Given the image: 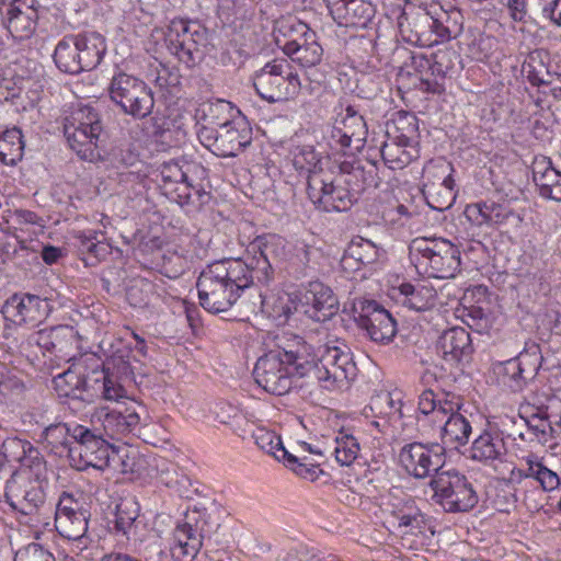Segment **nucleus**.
I'll return each mask as SVG.
<instances>
[{"mask_svg":"<svg viewBox=\"0 0 561 561\" xmlns=\"http://www.w3.org/2000/svg\"><path fill=\"white\" fill-rule=\"evenodd\" d=\"M207 39V30L198 21L173 19L164 33L168 50L186 68H193L204 59Z\"/></svg>","mask_w":561,"mask_h":561,"instance_id":"9","label":"nucleus"},{"mask_svg":"<svg viewBox=\"0 0 561 561\" xmlns=\"http://www.w3.org/2000/svg\"><path fill=\"white\" fill-rule=\"evenodd\" d=\"M332 454L341 466H350L358 457L359 444L351 433L341 431L334 438Z\"/></svg>","mask_w":561,"mask_h":561,"instance_id":"46","label":"nucleus"},{"mask_svg":"<svg viewBox=\"0 0 561 561\" xmlns=\"http://www.w3.org/2000/svg\"><path fill=\"white\" fill-rule=\"evenodd\" d=\"M437 353L450 365L468 362L473 352L470 334L454 327L443 332L436 344Z\"/></svg>","mask_w":561,"mask_h":561,"instance_id":"28","label":"nucleus"},{"mask_svg":"<svg viewBox=\"0 0 561 561\" xmlns=\"http://www.w3.org/2000/svg\"><path fill=\"white\" fill-rule=\"evenodd\" d=\"M460 18L459 13L456 12L454 15L443 12L439 16L434 18L433 30V45L448 42L451 38H456L461 33V23L458 21Z\"/></svg>","mask_w":561,"mask_h":561,"instance_id":"45","label":"nucleus"},{"mask_svg":"<svg viewBox=\"0 0 561 561\" xmlns=\"http://www.w3.org/2000/svg\"><path fill=\"white\" fill-rule=\"evenodd\" d=\"M525 479L535 480L543 491H553L561 484L559 474L535 454L523 457L519 467L511 472L512 481L520 483Z\"/></svg>","mask_w":561,"mask_h":561,"instance_id":"29","label":"nucleus"},{"mask_svg":"<svg viewBox=\"0 0 561 561\" xmlns=\"http://www.w3.org/2000/svg\"><path fill=\"white\" fill-rule=\"evenodd\" d=\"M73 425L67 423H58L49 425L44 431V437L48 445L56 449V453L67 451L69 456V447H73Z\"/></svg>","mask_w":561,"mask_h":561,"instance_id":"48","label":"nucleus"},{"mask_svg":"<svg viewBox=\"0 0 561 561\" xmlns=\"http://www.w3.org/2000/svg\"><path fill=\"white\" fill-rule=\"evenodd\" d=\"M22 133L13 127L0 134V161L7 165L16 164L23 157Z\"/></svg>","mask_w":561,"mask_h":561,"instance_id":"43","label":"nucleus"},{"mask_svg":"<svg viewBox=\"0 0 561 561\" xmlns=\"http://www.w3.org/2000/svg\"><path fill=\"white\" fill-rule=\"evenodd\" d=\"M296 358L299 377H311L325 390L342 389L356 376V365L350 347L341 341L324 345L316 358L311 346L300 339V351L289 352Z\"/></svg>","mask_w":561,"mask_h":561,"instance_id":"3","label":"nucleus"},{"mask_svg":"<svg viewBox=\"0 0 561 561\" xmlns=\"http://www.w3.org/2000/svg\"><path fill=\"white\" fill-rule=\"evenodd\" d=\"M352 316L357 328L375 343H389L397 333L396 320L375 300L355 299Z\"/></svg>","mask_w":561,"mask_h":561,"instance_id":"14","label":"nucleus"},{"mask_svg":"<svg viewBox=\"0 0 561 561\" xmlns=\"http://www.w3.org/2000/svg\"><path fill=\"white\" fill-rule=\"evenodd\" d=\"M391 515L397 523V529L402 534L417 536L431 530L430 519L411 499L403 501L399 506H394Z\"/></svg>","mask_w":561,"mask_h":561,"instance_id":"33","label":"nucleus"},{"mask_svg":"<svg viewBox=\"0 0 561 561\" xmlns=\"http://www.w3.org/2000/svg\"><path fill=\"white\" fill-rule=\"evenodd\" d=\"M399 463L404 471L415 478L425 479L440 472L445 460V448L437 443L413 442L405 444L399 451Z\"/></svg>","mask_w":561,"mask_h":561,"instance_id":"15","label":"nucleus"},{"mask_svg":"<svg viewBox=\"0 0 561 561\" xmlns=\"http://www.w3.org/2000/svg\"><path fill=\"white\" fill-rule=\"evenodd\" d=\"M400 302L414 311H425L435 306L437 293L432 285L403 283L399 286Z\"/></svg>","mask_w":561,"mask_h":561,"instance_id":"37","label":"nucleus"},{"mask_svg":"<svg viewBox=\"0 0 561 561\" xmlns=\"http://www.w3.org/2000/svg\"><path fill=\"white\" fill-rule=\"evenodd\" d=\"M294 53L288 55V57L298 62L302 67H312L321 61L323 49L319 45V43H311L310 46L302 47L298 49L295 46Z\"/></svg>","mask_w":561,"mask_h":561,"instance_id":"57","label":"nucleus"},{"mask_svg":"<svg viewBox=\"0 0 561 561\" xmlns=\"http://www.w3.org/2000/svg\"><path fill=\"white\" fill-rule=\"evenodd\" d=\"M523 75L536 87L549 85L552 83V75L539 54H530L522 67Z\"/></svg>","mask_w":561,"mask_h":561,"instance_id":"49","label":"nucleus"},{"mask_svg":"<svg viewBox=\"0 0 561 561\" xmlns=\"http://www.w3.org/2000/svg\"><path fill=\"white\" fill-rule=\"evenodd\" d=\"M302 312L317 322L331 318L339 309L332 289L320 282H311L300 298Z\"/></svg>","mask_w":561,"mask_h":561,"instance_id":"25","label":"nucleus"},{"mask_svg":"<svg viewBox=\"0 0 561 561\" xmlns=\"http://www.w3.org/2000/svg\"><path fill=\"white\" fill-rule=\"evenodd\" d=\"M541 359L539 345L535 342H527L517 357L501 364L499 374L502 376V382L514 392L522 391L527 380L537 373Z\"/></svg>","mask_w":561,"mask_h":561,"instance_id":"20","label":"nucleus"},{"mask_svg":"<svg viewBox=\"0 0 561 561\" xmlns=\"http://www.w3.org/2000/svg\"><path fill=\"white\" fill-rule=\"evenodd\" d=\"M433 57V78L443 79L445 76L453 70L455 60L457 59L456 51L453 49L444 48L438 49L432 54Z\"/></svg>","mask_w":561,"mask_h":561,"instance_id":"56","label":"nucleus"},{"mask_svg":"<svg viewBox=\"0 0 561 561\" xmlns=\"http://www.w3.org/2000/svg\"><path fill=\"white\" fill-rule=\"evenodd\" d=\"M64 134L69 147L82 160L100 158L99 142L103 127L99 113L91 106H81L65 119Z\"/></svg>","mask_w":561,"mask_h":561,"instance_id":"8","label":"nucleus"},{"mask_svg":"<svg viewBox=\"0 0 561 561\" xmlns=\"http://www.w3.org/2000/svg\"><path fill=\"white\" fill-rule=\"evenodd\" d=\"M108 93L111 100L125 114L135 118H145L151 113L154 105L151 89L142 80L125 72L113 76Z\"/></svg>","mask_w":561,"mask_h":561,"instance_id":"12","label":"nucleus"},{"mask_svg":"<svg viewBox=\"0 0 561 561\" xmlns=\"http://www.w3.org/2000/svg\"><path fill=\"white\" fill-rule=\"evenodd\" d=\"M139 515L140 506L135 497L122 499L116 505L115 533L121 534L127 540H138L141 524L138 519Z\"/></svg>","mask_w":561,"mask_h":561,"instance_id":"35","label":"nucleus"},{"mask_svg":"<svg viewBox=\"0 0 561 561\" xmlns=\"http://www.w3.org/2000/svg\"><path fill=\"white\" fill-rule=\"evenodd\" d=\"M96 231L81 232L78 238L80 240V250L93 256L96 261L104 260L111 253V245L99 239Z\"/></svg>","mask_w":561,"mask_h":561,"instance_id":"55","label":"nucleus"},{"mask_svg":"<svg viewBox=\"0 0 561 561\" xmlns=\"http://www.w3.org/2000/svg\"><path fill=\"white\" fill-rule=\"evenodd\" d=\"M296 351H300L299 337L287 348L270 351L261 356L253 370L255 382L268 393L286 394L291 388L294 375L299 376L297 360L289 354Z\"/></svg>","mask_w":561,"mask_h":561,"instance_id":"6","label":"nucleus"},{"mask_svg":"<svg viewBox=\"0 0 561 561\" xmlns=\"http://www.w3.org/2000/svg\"><path fill=\"white\" fill-rule=\"evenodd\" d=\"M410 66L414 71L421 75L422 85L432 93H439L442 84L433 77V57L422 53H413L410 55Z\"/></svg>","mask_w":561,"mask_h":561,"instance_id":"47","label":"nucleus"},{"mask_svg":"<svg viewBox=\"0 0 561 561\" xmlns=\"http://www.w3.org/2000/svg\"><path fill=\"white\" fill-rule=\"evenodd\" d=\"M332 19L341 26L366 27L375 15L367 0H324Z\"/></svg>","mask_w":561,"mask_h":561,"instance_id":"26","label":"nucleus"},{"mask_svg":"<svg viewBox=\"0 0 561 561\" xmlns=\"http://www.w3.org/2000/svg\"><path fill=\"white\" fill-rule=\"evenodd\" d=\"M461 318L472 330L482 332L489 328V318L481 307L463 308Z\"/></svg>","mask_w":561,"mask_h":561,"instance_id":"60","label":"nucleus"},{"mask_svg":"<svg viewBox=\"0 0 561 561\" xmlns=\"http://www.w3.org/2000/svg\"><path fill=\"white\" fill-rule=\"evenodd\" d=\"M402 405L400 391H380L370 399V409L386 416H402Z\"/></svg>","mask_w":561,"mask_h":561,"instance_id":"51","label":"nucleus"},{"mask_svg":"<svg viewBox=\"0 0 561 561\" xmlns=\"http://www.w3.org/2000/svg\"><path fill=\"white\" fill-rule=\"evenodd\" d=\"M2 313L16 324L35 325L47 317L48 302L36 295L14 294L3 305Z\"/></svg>","mask_w":561,"mask_h":561,"instance_id":"23","label":"nucleus"},{"mask_svg":"<svg viewBox=\"0 0 561 561\" xmlns=\"http://www.w3.org/2000/svg\"><path fill=\"white\" fill-rule=\"evenodd\" d=\"M1 15L4 26L13 38L22 41L33 34L37 19L34 0H18L15 7H10Z\"/></svg>","mask_w":561,"mask_h":561,"instance_id":"30","label":"nucleus"},{"mask_svg":"<svg viewBox=\"0 0 561 561\" xmlns=\"http://www.w3.org/2000/svg\"><path fill=\"white\" fill-rule=\"evenodd\" d=\"M462 398L453 392L434 393L433 390H424L419 397V411L424 415L432 414L435 421L440 423L447 416L448 411L461 409Z\"/></svg>","mask_w":561,"mask_h":561,"instance_id":"34","label":"nucleus"},{"mask_svg":"<svg viewBox=\"0 0 561 561\" xmlns=\"http://www.w3.org/2000/svg\"><path fill=\"white\" fill-rule=\"evenodd\" d=\"M102 396L105 400H118L125 397V389L121 386L113 376L104 371L102 383Z\"/></svg>","mask_w":561,"mask_h":561,"instance_id":"63","label":"nucleus"},{"mask_svg":"<svg viewBox=\"0 0 561 561\" xmlns=\"http://www.w3.org/2000/svg\"><path fill=\"white\" fill-rule=\"evenodd\" d=\"M250 265L242 259L214 261L201 272L196 288L199 305L211 313L229 310L253 284Z\"/></svg>","mask_w":561,"mask_h":561,"instance_id":"2","label":"nucleus"},{"mask_svg":"<svg viewBox=\"0 0 561 561\" xmlns=\"http://www.w3.org/2000/svg\"><path fill=\"white\" fill-rule=\"evenodd\" d=\"M342 124V130L346 131L355 140V150H359L365 141L368 134L367 125L364 117L353 105H347L345 108V115L340 122Z\"/></svg>","mask_w":561,"mask_h":561,"instance_id":"44","label":"nucleus"},{"mask_svg":"<svg viewBox=\"0 0 561 561\" xmlns=\"http://www.w3.org/2000/svg\"><path fill=\"white\" fill-rule=\"evenodd\" d=\"M307 193L317 208L324 211H346L353 205L350 190L331 179V174H312Z\"/></svg>","mask_w":561,"mask_h":561,"instance_id":"18","label":"nucleus"},{"mask_svg":"<svg viewBox=\"0 0 561 561\" xmlns=\"http://www.w3.org/2000/svg\"><path fill=\"white\" fill-rule=\"evenodd\" d=\"M275 42L287 56L294 53L295 46L301 49L311 43H318L316 33L300 21H282L275 34Z\"/></svg>","mask_w":561,"mask_h":561,"instance_id":"31","label":"nucleus"},{"mask_svg":"<svg viewBox=\"0 0 561 561\" xmlns=\"http://www.w3.org/2000/svg\"><path fill=\"white\" fill-rule=\"evenodd\" d=\"M416 270L433 278H453L460 271V251L445 238H415L410 244Z\"/></svg>","mask_w":561,"mask_h":561,"instance_id":"5","label":"nucleus"},{"mask_svg":"<svg viewBox=\"0 0 561 561\" xmlns=\"http://www.w3.org/2000/svg\"><path fill=\"white\" fill-rule=\"evenodd\" d=\"M253 437L260 449L274 456L277 460H285L289 454L285 449L280 437L273 431L257 428L254 432Z\"/></svg>","mask_w":561,"mask_h":561,"instance_id":"52","label":"nucleus"},{"mask_svg":"<svg viewBox=\"0 0 561 561\" xmlns=\"http://www.w3.org/2000/svg\"><path fill=\"white\" fill-rule=\"evenodd\" d=\"M430 485L433 499L448 513L469 512L478 495L468 478L456 470H442L433 476Z\"/></svg>","mask_w":561,"mask_h":561,"instance_id":"10","label":"nucleus"},{"mask_svg":"<svg viewBox=\"0 0 561 561\" xmlns=\"http://www.w3.org/2000/svg\"><path fill=\"white\" fill-rule=\"evenodd\" d=\"M232 112L233 107L231 103L224 100H217L216 102L205 104L203 107V114L206 124L203 126H213L215 128L226 126V124H229L234 119L232 118Z\"/></svg>","mask_w":561,"mask_h":561,"instance_id":"50","label":"nucleus"},{"mask_svg":"<svg viewBox=\"0 0 561 561\" xmlns=\"http://www.w3.org/2000/svg\"><path fill=\"white\" fill-rule=\"evenodd\" d=\"M293 163L296 170L308 174L307 182L312 174H324L321 168V159L310 146L298 148L294 154Z\"/></svg>","mask_w":561,"mask_h":561,"instance_id":"53","label":"nucleus"},{"mask_svg":"<svg viewBox=\"0 0 561 561\" xmlns=\"http://www.w3.org/2000/svg\"><path fill=\"white\" fill-rule=\"evenodd\" d=\"M261 297V306L263 310L271 312L276 319L287 320L294 311L298 309V306L294 305V301L288 294H282L274 297Z\"/></svg>","mask_w":561,"mask_h":561,"instance_id":"54","label":"nucleus"},{"mask_svg":"<svg viewBox=\"0 0 561 561\" xmlns=\"http://www.w3.org/2000/svg\"><path fill=\"white\" fill-rule=\"evenodd\" d=\"M76 331L69 325H58L35 332L31 341L47 352H64L76 342Z\"/></svg>","mask_w":561,"mask_h":561,"instance_id":"38","label":"nucleus"},{"mask_svg":"<svg viewBox=\"0 0 561 561\" xmlns=\"http://www.w3.org/2000/svg\"><path fill=\"white\" fill-rule=\"evenodd\" d=\"M442 428V437L445 444L463 446L468 443L472 433L471 421L460 412V409L448 411Z\"/></svg>","mask_w":561,"mask_h":561,"instance_id":"39","label":"nucleus"},{"mask_svg":"<svg viewBox=\"0 0 561 561\" xmlns=\"http://www.w3.org/2000/svg\"><path fill=\"white\" fill-rule=\"evenodd\" d=\"M22 447L23 455L18 457L23 468H28L35 472L36 478L41 476L45 469V462L39 451L32 446L31 443H19Z\"/></svg>","mask_w":561,"mask_h":561,"instance_id":"58","label":"nucleus"},{"mask_svg":"<svg viewBox=\"0 0 561 561\" xmlns=\"http://www.w3.org/2000/svg\"><path fill=\"white\" fill-rule=\"evenodd\" d=\"M5 502L19 514V520L31 527L47 525L51 507L46 504L45 483L25 471L13 476L5 485Z\"/></svg>","mask_w":561,"mask_h":561,"instance_id":"4","label":"nucleus"},{"mask_svg":"<svg viewBox=\"0 0 561 561\" xmlns=\"http://www.w3.org/2000/svg\"><path fill=\"white\" fill-rule=\"evenodd\" d=\"M73 36L80 53V61L83 71H90L96 68L106 53V42L104 36L96 32H89Z\"/></svg>","mask_w":561,"mask_h":561,"instance_id":"36","label":"nucleus"},{"mask_svg":"<svg viewBox=\"0 0 561 561\" xmlns=\"http://www.w3.org/2000/svg\"><path fill=\"white\" fill-rule=\"evenodd\" d=\"M533 180L542 197L561 201V172L553 168L549 158L543 156L535 158Z\"/></svg>","mask_w":561,"mask_h":561,"instance_id":"32","label":"nucleus"},{"mask_svg":"<svg viewBox=\"0 0 561 561\" xmlns=\"http://www.w3.org/2000/svg\"><path fill=\"white\" fill-rule=\"evenodd\" d=\"M206 522L187 516L185 523L178 525L173 533L170 554L173 561H193L203 546Z\"/></svg>","mask_w":561,"mask_h":561,"instance_id":"22","label":"nucleus"},{"mask_svg":"<svg viewBox=\"0 0 561 561\" xmlns=\"http://www.w3.org/2000/svg\"><path fill=\"white\" fill-rule=\"evenodd\" d=\"M287 241L277 234H263L256 237L249 245V252L254 255L251 259L250 268L252 275L259 280L268 282L273 275V265L287 260Z\"/></svg>","mask_w":561,"mask_h":561,"instance_id":"17","label":"nucleus"},{"mask_svg":"<svg viewBox=\"0 0 561 561\" xmlns=\"http://www.w3.org/2000/svg\"><path fill=\"white\" fill-rule=\"evenodd\" d=\"M73 447H69V459L79 470L93 468L104 470L116 456L107 437L90 420L89 425L73 424Z\"/></svg>","mask_w":561,"mask_h":561,"instance_id":"7","label":"nucleus"},{"mask_svg":"<svg viewBox=\"0 0 561 561\" xmlns=\"http://www.w3.org/2000/svg\"><path fill=\"white\" fill-rule=\"evenodd\" d=\"M253 85L256 93L268 103L295 98L300 91V80L286 59H274L255 72Z\"/></svg>","mask_w":561,"mask_h":561,"instance_id":"11","label":"nucleus"},{"mask_svg":"<svg viewBox=\"0 0 561 561\" xmlns=\"http://www.w3.org/2000/svg\"><path fill=\"white\" fill-rule=\"evenodd\" d=\"M284 461L287 462V466L290 467L291 470L297 476H299L306 480L314 481L318 479L319 473L322 472L319 469V465L308 462L306 457L300 460L298 457H296L291 454H288V456L286 457V459Z\"/></svg>","mask_w":561,"mask_h":561,"instance_id":"59","label":"nucleus"},{"mask_svg":"<svg viewBox=\"0 0 561 561\" xmlns=\"http://www.w3.org/2000/svg\"><path fill=\"white\" fill-rule=\"evenodd\" d=\"M250 265L242 259L214 261L201 272L196 288L199 305L211 313L229 310L253 284Z\"/></svg>","mask_w":561,"mask_h":561,"instance_id":"1","label":"nucleus"},{"mask_svg":"<svg viewBox=\"0 0 561 561\" xmlns=\"http://www.w3.org/2000/svg\"><path fill=\"white\" fill-rule=\"evenodd\" d=\"M197 135L202 145L218 157H234L252 140V130L241 117L220 128L202 126Z\"/></svg>","mask_w":561,"mask_h":561,"instance_id":"13","label":"nucleus"},{"mask_svg":"<svg viewBox=\"0 0 561 561\" xmlns=\"http://www.w3.org/2000/svg\"><path fill=\"white\" fill-rule=\"evenodd\" d=\"M512 215L511 210L504 205L490 202L488 214V226H496L504 224Z\"/></svg>","mask_w":561,"mask_h":561,"instance_id":"64","label":"nucleus"},{"mask_svg":"<svg viewBox=\"0 0 561 561\" xmlns=\"http://www.w3.org/2000/svg\"><path fill=\"white\" fill-rule=\"evenodd\" d=\"M55 528L68 540H80L88 531L90 512L84 503L72 494L62 492L55 507Z\"/></svg>","mask_w":561,"mask_h":561,"instance_id":"16","label":"nucleus"},{"mask_svg":"<svg viewBox=\"0 0 561 561\" xmlns=\"http://www.w3.org/2000/svg\"><path fill=\"white\" fill-rule=\"evenodd\" d=\"M527 431L520 433L519 437L523 440L537 442L539 444H546L557 433L553 426V420L546 414H533L528 419H524Z\"/></svg>","mask_w":561,"mask_h":561,"instance_id":"42","label":"nucleus"},{"mask_svg":"<svg viewBox=\"0 0 561 561\" xmlns=\"http://www.w3.org/2000/svg\"><path fill=\"white\" fill-rule=\"evenodd\" d=\"M53 57L57 68L65 73L79 75L83 71L73 35L66 36L58 42Z\"/></svg>","mask_w":561,"mask_h":561,"instance_id":"41","label":"nucleus"},{"mask_svg":"<svg viewBox=\"0 0 561 561\" xmlns=\"http://www.w3.org/2000/svg\"><path fill=\"white\" fill-rule=\"evenodd\" d=\"M380 152H381L382 159L387 163H396L397 165L405 164L412 158L410 152H408L407 150H404L400 147L397 148L396 144H390V142L383 144Z\"/></svg>","mask_w":561,"mask_h":561,"instance_id":"61","label":"nucleus"},{"mask_svg":"<svg viewBox=\"0 0 561 561\" xmlns=\"http://www.w3.org/2000/svg\"><path fill=\"white\" fill-rule=\"evenodd\" d=\"M379 249L368 239L355 237L348 243L342 263L345 266L358 268L360 265L373 264L378 260Z\"/></svg>","mask_w":561,"mask_h":561,"instance_id":"40","label":"nucleus"},{"mask_svg":"<svg viewBox=\"0 0 561 561\" xmlns=\"http://www.w3.org/2000/svg\"><path fill=\"white\" fill-rule=\"evenodd\" d=\"M199 167L186 161L170 160L159 167L164 194L181 206L191 203L192 191L198 193L191 173Z\"/></svg>","mask_w":561,"mask_h":561,"instance_id":"19","label":"nucleus"},{"mask_svg":"<svg viewBox=\"0 0 561 561\" xmlns=\"http://www.w3.org/2000/svg\"><path fill=\"white\" fill-rule=\"evenodd\" d=\"M507 455L503 432L495 424L488 427L473 440L470 447V458L484 466L496 469L505 461Z\"/></svg>","mask_w":561,"mask_h":561,"instance_id":"24","label":"nucleus"},{"mask_svg":"<svg viewBox=\"0 0 561 561\" xmlns=\"http://www.w3.org/2000/svg\"><path fill=\"white\" fill-rule=\"evenodd\" d=\"M107 438H121L134 433L140 423V416L134 405H123L115 409L101 407L91 419Z\"/></svg>","mask_w":561,"mask_h":561,"instance_id":"21","label":"nucleus"},{"mask_svg":"<svg viewBox=\"0 0 561 561\" xmlns=\"http://www.w3.org/2000/svg\"><path fill=\"white\" fill-rule=\"evenodd\" d=\"M433 25L434 16L426 11L403 12L399 18V30L403 41L416 46H433Z\"/></svg>","mask_w":561,"mask_h":561,"instance_id":"27","label":"nucleus"},{"mask_svg":"<svg viewBox=\"0 0 561 561\" xmlns=\"http://www.w3.org/2000/svg\"><path fill=\"white\" fill-rule=\"evenodd\" d=\"M490 202L468 205L465 209L466 217L477 226H488Z\"/></svg>","mask_w":561,"mask_h":561,"instance_id":"62","label":"nucleus"}]
</instances>
